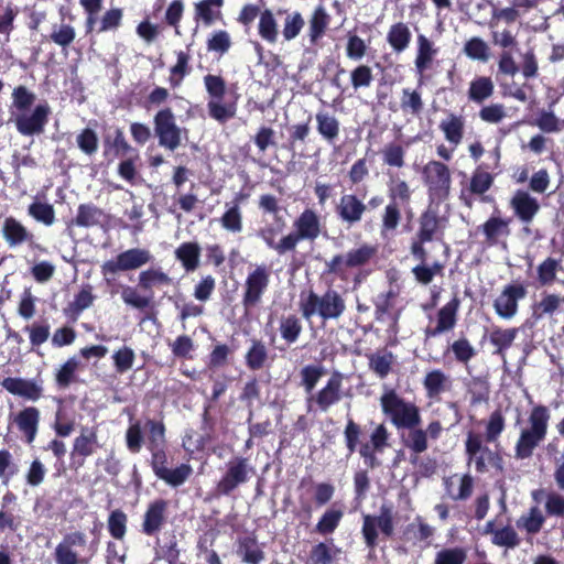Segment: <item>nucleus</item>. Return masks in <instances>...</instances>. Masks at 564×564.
<instances>
[{
  "label": "nucleus",
  "instance_id": "obj_29",
  "mask_svg": "<svg viewBox=\"0 0 564 564\" xmlns=\"http://www.w3.org/2000/svg\"><path fill=\"white\" fill-rule=\"evenodd\" d=\"M447 494L454 500L467 499L473 491V478L469 475H454L445 479Z\"/></svg>",
  "mask_w": 564,
  "mask_h": 564
},
{
  "label": "nucleus",
  "instance_id": "obj_5",
  "mask_svg": "<svg viewBox=\"0 0 564 564\" xmlns=\"http://www.w3.org/2000/svg\"><path fill=\"white\" fill-rule=\"evenodd\" d=\"M465 447L469 464H473L477 471L485 473L489 468H502L498 454L484 444L482 437L479 434L469 432Z\"/></svg>",
  "mask_w": 564,
  "mask_h": 564
},
{
  "label": "nucleus",
  "instance_id": "obj_27",
  "mask_svg": "<svg viewBox=\"0 0 564 564\" xmlns=\"http://www.w3.org/2000/svg\"><path fill=\"white\" fill-rule=\"evenodd\" d=\"M14 422L24 434L26 442L32 443L39 429L40 411L34 406L25 408L15 415Z\"/></svg>",
  "mask_w": 564,
  "mask_h": 564
},
{
  "label": "nucleus",
  "instance_id": "obj_56",
  "mask_svg": "<svg viewBox=\"0 0 564 564\" xmlns=\"http://www.w3.org/2000/svg\"><path fill=\"white\" fill-rule=\"evenodd\" d=\"M438 227V219L434 213L426 212L421 216L420 229L417 232L421 242H429L433 239Z\"/></svg>",
  "mask_w": 564,
  "mask_h": 564
},
{
  "label": "nucleus",
  "instance_id": "obj_41",
  "mask_svg": "<svg viewBox=\"0 0 564 564\" xmlns=\"http://www.w3.org/2000/svg\"><path fill=\"white\" fill-rule=\"evenodd\" d=\"M494 89L495 85L489 77H477L469 85L468 97L471 101L481 104L492 96Z\"/></svg>",
  "mask_w": 564,
  "mask_h": 564
},
{
  "label": "nucleus",
  "instance_id": "obj_25",
  "mask_svg": "<svg viewBox=\"0 0 564 564\" xmlns=\"http://www.w3.org/2000/svg\"><path fill=\"white\" fill-rule=\"evenodd\" d=\"M225 0H199L194 4V19L206 26L213 25L220 20L221 7Z\"/></svg>",
  "mask_w": 564,
  "mask_h": 564
},
{
  "label": "nucleus",
  "instance_id": "obj_22",
  "mask_svg": "<svg viewBox=\"0 0 564 564\" xmlns=\"http://www.w3.org/2000/svg\"><path fill=\"white\" fill-rule=\"evenodd\" d=\"M240 202L241 196H238L232 202L225 204V212L219 218V224L227 232L240 234L243 229V217Z\"/></svg>",
  "mask_w": 564,
  "mask_h": 564
},
{
  "label": "nucleus",
  "instance_id": "obj_34",
  "mask_svg": "<svg viewBox=\"0 0 564 564\" xmlns=\"http://www.w3.org/2000/svg\"><path fill=\"white\" fill-rule=\"evenodd\" d=\"M423 386L426 390V395L431 399L438 397L445 392L449 386V377L441 370H432L426 373Z\"/></svg>",
  "mask_w": 564,
  "mask_h": 564
},
{
  "label": "nucleus",
  "instance_id": "obj_17",
  "mask_svg": "<svg viewBox=\"0 0 564 564\" xmlns=\"http://www.w3.org/2000/svg\"><path fill=\"white\" fill-rule=\"evenodd\" d=\"M367 209V205L354 194H344L336 206L339 219L349 226L359 223Z\"/></svg>",
  "mask_w": 564,
  "mask_h": 564
},
{
  "label": "nucleus",
  "instance_id": "obj_28",
  "mask_svg": "<svg viewBox=\"0 0 564 564\" xmlns=\"http://www.w3.org/2000/svg\"><path fill=\"white\" fill-rule=\"evenodd\" d=\"M509 224V219L500 216L492 215L488 218L481 226L487 243L497 245L501 238H507L510 235Z\"/></svg>",
  "mask_w": 564,
  "mask_h": 564
},
{
  "label": "nucleus",
  "instance_id": "obj_9",
  "mask_svg": "<svg viewBox=\"0 0 564 564\" xmlns=\"http://www.w3.org/2000/svg\"><path fill=\"white\" fill-rule=\"evenodd\" d=\"M379 529L386 536H391L394 531L392 508L382 505L378 516H364L362 535L369 547L377 545Z\"/></svg>",
  "mask_w": 564,
  "mask_h": 564
},
{
  "label": "nucleus",
  "instance_id": "obj_12",
  "mask_svg": "<svg viewBox=\"0 0 564 564\" xmlns=\"http://www.w3.org/2000/svg\"><path fill=\"white\" fill-rule=\"evenodd\" d=\"M527 296V288L522 283L506 285L494 302L496 314L502 319L513 318L519 310V301Z\"/></svg>",
  "mask_w": 564,
  "mask_h": 564
},
{
  "label": "nucleus",
  "instance_id": "obj_57",
  "mask_svg": "<svg viewBox=\"0 0 564 564\" xmlns=\"http://www.w3.org/2000/svg\"><path fill=\"white\" fill-rule=\"evenodd\" d=\"M148 430L149 449L162 448L165 443V427L161 422L148 420L145 423Z\"/></svg>",
  "mask_w": 564,
  "mask_h": 564
},
{
  "label": "nucleus",
  "instance_id": "obj_62",
  "mask_svg": "<svg viewBox=\"0 0 564 564\" xmlns=\"http://www.w3.org/2000/svg\"><path fill=\"white\" fill-rule=\"evenodd\" d=\"M231 46V39L227 31L219 30L214 32L207 41V50L209 52L226 54Z\"/></svg>",
  "mask_w": 564,
  "mask_h": 564
},
{
  "label": "nucleus",
  "instance_id": "obj_64",
  "mask_svg": "<svg viewBox=\"0 0 564 564\" xmlns=\"http://www.w3.org/2000/svg\"><path fill=\"white\" fill-rule=\"evenodd\" d=\"M343 518V511L329 509L327 510L316 524V531L321 534H329L335 531Z\"/></svg>",
  "mask_w": 564,
  "mask_h": 564
},
{
  "label": "nucleus",
  "instance_id": "obj_15",
  "mask_svg": "<svg viewBox=\"0 0 564 564\" xmlns=\"http://www.w3.org/2000/svg\"><path fill=\"white\" fill-rule=\"evenodd\" d=\"M86 535L83 532L76 531L66 534L55 549L56 564H80L85 561L80 558L75 547H83L86 545Z\"/></svg>",
  "mask_w": 564,
  "mask_h": 564
},
{
  "label": "nucleus",
  "instance_id": "obj_43",
  "mask_svg": "<svg viewBox=\"0 0 564 564\" xmlns=\"http://www.w3.org/2000/svg\"><path fill=\"white\" fill-rule=\"evenodd\" d=\"M562 264L560 260L554 258H546L542 261L538 268V281L541 285H551L556 281L557 272L561 271Z\"/></svg>",
  "mask_w": 564,
  "mask_h": 564
},
{
  "label": "nucleus",
  "instance_id": "obj_21",
  "mask_svg": "<svg viewBox=\"0 0 564 564\" xmlns=\"http://www.w3.org/2000/svg\"><path fill=\"white\" fill-rule=\"evenodd\" d=\"M1 386L11 394L36 401L42 394V388L31 380L23 378H6Z\"/></svg>",
  "mask_w": 564,
  "mask_h": 564
},
{
  "label": "nucleus",
  "instance_id": "obj_6",
  "mask_svg": "<svg viewBox=\"0 0 564 564\" xmlns=\"http://www.w3.org/2000/svg\"><path fill=\"white\" fill-rule=\"evenodd\" d=\"M154 132L159 139V144L170 151L176 150L182 143V128L176 124L175 116L171 108H164L158 111L153 118Z\"/></svg>",
  "mask_w": 564,
  "mask_h": 564
},
{
  "label": "nucleus",
  "instance_id": "obj_59",
  "mask_svg": "<svg viewBox=\"0 0 564 564\" xmlns=\"http://www.w3.org/2000/svg\"><path fill=\"white\" fill-rule=\"evenodd\" d=\"M35 101V95L24 86H18L12 91V109L18 112L26 111Z\"/></svg>",
  "mask_w": 564,
  "mask_h": 564
},
{
  "label": "nucleus",
  "instance_id": "obj_2",
  "mask_svg": "<svg viewBox=\"0 0 564 564\" xmlns=\"http://www.w3.org/2000/svg\"><path fill=\"white\" fill-rule=\"evenodd\" d=\"M550 421V411L544 405L532 408L528 423L529 425L521 430L516 444L517 458H528L532 455L534 448L544 441Z\"/></svg>",
  "mask_w": 564,
  "mask_h": 564
},
{
  "label": "nucleus",
  "instance_id": "obj_52",
  "mask_svg": "<svg viewBox=\"0 0 564 564\" xmlns=\"http://www.w3.org/2000/svg\"><path fill=\"white\" fill-rule=\"evenodd\" d=\"M317 130L328 141L338 137V120L328 113L319 112L316 115Z\"/></svg>",
  "mask_w": 564,
  "mask_h": 564
},
{
  "label": "nucleus",
  "instance_id": "obj_31",
  "mask_svg": "<svg viewBox=\"0 0 564 564\" xmlns=\"http://www.w3.org/2000/svg\"><path fill=\"white\" fill-rule=\"evenodd\" d=\"M237 554L248 564H260L264 560V553L252 535L241 538L238 541Z\"/></svg>",
  "mask_w": 564,
  "mask_h": 564
},
{
  "label": "nucleus",
  "instance_id": "obj_26",
  "mask_svg": "<svg viewBox=\"0 0 564 564\" xmlns=\"http://www.w3.org/2000/svg\"><path fill=\"white\" fill-rule=\"evenodd\" d=\"M2 236L10 247H17L32 239V234L13 217H7L2 224Z\"/></svg>",
  "mask_w": 564,
  "mask_h": 564
},
{
  "label": "nucleus",
  "instance_id": "obj_23",
  "mask_svg": "<svg viewBox=\"0 0 564 564\" xmlns=\"http://www.w3.org/2000/svg\"><path fill=\"white\" fill-rule=\"evenodd\" d=\"M562 305H564V296L543 292L540 300L532 305L531 318L536 323L546 316L555 314Z\"/></svg>",
  "mask_w": 564,
  "mask_h": 564
},
{
  "label": "nucleus",
  "instance_id": "obj_50",
  "mask_svg": "<svg viewBox=\"0 0 564 564\" xmlns=\"http://www.w3.org/2000/svg\"><path fill=\"white\" fill-rule=\"evenodd\" d=\"M193 468L188 464H182L173 469L167 468L160 476V479L172 487L183 485L192 475Z\"/></svg>",
  "mask_w": 564,
  "mask_h": 564
},
{
  "label": "nucleus",
  "instance_id": "obj_42",
  "mask_svg": "<svg viewBox=\"0 0 564 564\" xmlns=\"http://www.w3.org/2000/svg\"><path fill=\"white\" fill-rule=\"evenodd\" d=\"M544 521L545 518L542 511L538 507H532L517 520V527L529 534H536L543 527Z\"/></svg>",
  "mask_w": 564,
  "mask_h": 564
},
{
  "label": "nucleus",
  "instance_id": "obj_49",
  "mask_svg": "<svg viewBox=\"0 0 564 564\" xmlns=\"http://www.w3.org/2000/svg\"><path fill=\"white\" fill-rule=\"evenodd\" d=\"M268 359V350L263 343L253 340L246 354V364L251 370L261 369Z\"/></svg>",
  "mask_w": 564,
  "mask_h": 564
},
{
  "label": "nucleus",
  "instance_id": "obj_38",
  "mask_svg": "<svg viewBox=\"0 0 564 564\" xmlns=\"http://www.w3.org/2000/svg\"><path fill=\"white\" fill-rule=\"evenodd\" d=\"M97 446V433L94 429L83 427L80 434L74 440L73 453L89 456Z\"/></svg>",
  "mask_w": 564,
  "mask_h": 564
},
{
  "label": "nucleus",
  "instance_id": "obj_14",
  "mask_svg": "<svg viewBox=\"0 0 564 564\" xmlns=\"http://www.w3.org/2000/svg\"><path fill=\"white\" fill-rule=\"evenodd\" d=\"M252 467L249 466L246 458L236 457L227 464V471L219 480L217 489L223 495L230 494L239 485L249 479Z\"/></svg>",
  "mask_w": 564,
  "mask_h": 564
},
{
  "label": "nucleus",
  "instance_id": "obj_61",
  "mask_svg": "<svg viewBox=\"0 0 564 564\" xmlns=\"http://www.w3.org/2000/svg\"><path fill=\"white\" fill-rule=\"evenodd\" d=\"M75 36L76 31L74 26L66 23L53 25L52 33L50 35L51 40L62 47L68 46L75 40Z\"/></svg>",
  "mask_w": 564,
  "mask_h": 564
},
{
  "label": "nucleus",
  "instance_id": "obj_11",
  "mask_svg": "<svg viewBox=\"0 0 564 564\" xmlns=\"http://www.w3.org/2000/svg\"><path fill=\"white\" fill-rule=\"evenodd\" d=\"M151 253L147 249L132 248L119 253L116 259L108 260L101 265L105 276L119 271H130L141 268L151 261Z\"/></svg>",
  "mask_w": 564,
  "mask_h": 564
},
{
  "label": "nucleus",
  "instance_id": "obj_8",
  "mask_svg": "<svg viewBox=\"0 0 564 564\" xmlns=\"http://www.w3.org/2000/svg\"><path fill=\"white\" fill-rule=\"evenodd\" d=\"M51 108L46 102L39 104L32 111H11L17 130L22 135L41 134L48 121Z\"/></svg>",
  "mask_w": 564,
  "mask_h": 564
},
{
  "label": "nucleus",
  "instance_id": "obj_47",
  "mask_svg": "<svg viewBox=\"0 0 564 564\" xmlns=\"http://www.w3.org/2000/svg\"><path fill=\"white\" fill-rule=\"evenodd\" d=\"M463 52L467 57L474 61L487 62L489 59V46L478 36L469 39L465 43Z\"/></svg>",
  "mask_w": 564,
  "mask_h": 564
},
{
  "label": "nucleus",
  "instance_id": "obj_40",
  "mask_svg": "<svg viewBox=\"0 0 564 564\" xmlns=\"http://www.w3.org/2000/svg\"><path fill=\"white\" fill-rule=\"evenodd\" d=\"M394 356L388 350H378L369 357V368L380 378H384L391 371Z\"/></svg>",
  "mask_w": 564,
  "mask_h": 564
},
{
  "label": "nucleus",
  "instance_id": "obj_45",
  "mask_svg": "<svg viewBox=\"0 0 564 564\" xmlns=\"http://www.w3.org/2000/svg\"><path fill=\"white\" fill-rule=\"evenodd\" d=\"M518 334L517 328L502 329L496 327L491 330L489 339L490 343L496 347V352L502 355L508 349Z\"/></svg>",
  "mask_w": 564,
  "mask_h": 564
},
{
  "label": "nucleus",
  "instance_id": "obj_37",
  "mask_svg": "<svg viewBox=\"0 0 564 564\" xmlns=\"http://www.w3.org/2000/svg\"><path fill=\"white\" fill-rule=\"evenodd\" d=\"M409 433L404 438V445L406 448L411 451V463H416L417 455L425 452L429 447L427 445V436L424 430L412 427L409 429Z\"/></svg>",
  "mask_w": 564,
  "mask_h": 564
},
{
  "label": "nucleus",
  "instance_id": "obj_4",
  "mask_svg": "<svg viewBox=\"0 0 564 564\" xmlns=\"http://www.w3.org/2000/svg\"><path fill=\"white\" fill-rule=\"evenodd\" d=\"M422 174L431 202L441 203L446 200L452 185V174L448 166L440 161H430L424 165Z\"/></svg>",
  "mask_w": 564,
  "mask_h": 564
},
{
  "label": "nucleus",
  "instance_id": "obj_32",
  "mask_svg": "<svg viewBox=\"0 0 564 564\" xmlns=\"http://www.w3.org/2000/svg\"><path fill=\"white\" fill-rule=\"evenodd\" d=\"M411 37V30L403 22L392 24L387 33V41L397 53H401L409 47Z\"/></svg>",
  "mask_w": 564,
  "mask_h": 564
},
{
  "label": "nucleus",
  "instance_id": "obj_1",
  "mask_svg": "<svg viewBox=\"0 0 564 564\" xmlns=\"http://www.w3.org/2000/svg\"><path fill=\"white\" fill-rule=\"evenodd\" d=\"M300 311L302 316L310 321L317 315L324 321L338 319L346 310L344 297L335 290H327L323 295L313 291L301 294Z\"/></svg>",
  "mask_w": 564,
  "mask_h": 564
},
{
  "label": "nucleus",
  "instance_id": "obj_55",
  "mask_svg": "<svg viewBox=\"0 0 564 564\" xmlns=\"http://www.w3.org/2000/svg\"><path fill=\"white\" fill-rule=\"evenodd\" d=\"M467 552L463 547H445L435 554L434 564H464Z\"/></svg>",
  "mask_w": 564,
  "mask_h": 564
},
{
  "label": "nucleus",
  "instance_id": "obj_20",
  "mask_svg": "<svg viewBox=\"0 0 564 564\" xmlns=\"http://www.w3.org/2000/svg\"><path fill=\"white\" fill-rule=\"evenodd\" d=\"M459 307V300L452 299L437 313V325L434 328H427L425 334L427 337H435L442 333L448 332L456 325V315Z\"/></svg>",
  "mask_w": 564,
  "mask_h": 564
},
{
  "label": "nucleus",
  "instance_id": "obj_30",
  "mask_svg": "<svg viewBox=\"0 0 564 564\" xmlns=\"http://www.w3.org/2000/svg\"><path fill=\"white\" fill-rule=\"evenodd\" d=\"M176 259L187 272H193L199 267L200 247L197 242H184L175 250Z\"/></svg>",
  "mask_w": 564,
  "mask_h": 564
},
{
  "label": "nucleus",
  "instance_id": "obj_35",
  "mask_svg": "<svg viewBox=\"0 0 564 564\" xmlns=\"http://www.w3.org/2000/svg\"><path fill=\"white\" fill-rule=\"evenodd\" d=\"M104 212L91 204H82L78 206L77 215L70 225L78 227H95L101 223Z\"/></svg>",
  "mask_w": 564,
  "mask_h": 564
},
{
  "label": "nucleus",
  "instance_id": "obj_19",
  "mask_svg": "<svg viewBox=\"0 0 564 564\" xmlns=\"http://www.w3.org/2000/svg\"><path fill=\"white\" fill-rule=\"evenodd\" d=\"M293 227L303 240H315L321 235V220L316 212L305 209L294 220Z\"/></svg>",
  "mask_w": 564,
  "mask_h": 564
},
{
  "label": "nucleus",
  "instance_id": "obj_36",
  "mask_svg": "<svg viewBox=\"0 0 564 564\" xmlns=\"http://www.w3.org/2000/svg\"><path fill=\"white\" fill-rule=\"evenodd\" d=\"M329 21L330 17L323 6L315 8L308 21V36L312 43L323 36Z\"/></svg>",
  "mask_w": 564,
  "mask_h": 564
},
{
  "label": "nucleus",
  "instance_id": "obj_53",
  "mask_svg": "<svg viewBox=\"0 0 564 564\" xmlns=\"http://www.w3.org/2000/svg\"><path fill=\"white\" fill-rule=\"evenodd\" d=\"M302 332V324L300 318L295 315L282 317L280 321V333L282 338L289 344L297 340Z\"/></svg>",
  "mask_w": 564,
  "mask_h": 564
},
{
  "label": "nucleus",
  "instance_id": "obj_58",
  "mask_svg": "<svg viewBox=\"0 0 564 564\" xmlns=\"http://www.w3.org/2000/svg\"><path fill=\"white\" fill-rule=\"evenodd\" d=\"M76 142L82 152L93 155L98 150L99 139L93 129L85 128L78 133Z\"/></svg>",
  "mask_w": 564,
  "mask_h": 564
},
{
  "label": "nucleus",
  "instance_id": "obj_46",
  "mask_svg": "<svg viewBox=\"0 0 564 564\" xmlns=\"http://www.w3.org/2000/svg\"><path fill=\"white\" fill-rule=\"evenodd\" d=\"M494 176L478 166L470 177L468 191L474 195H482L492 186Z\"/></svg>",
  "mask_w": 564,
  "mask_h": 564
},
{
  "label": "nucleus",
  "instance_id": "obj_54",
  "mask_svg": "<svg viewBox=\"0 0 564 564\" xmlns=\"http://www.w3.org/2000/svg\"><path fill=\"white\" fill-rule=\"evenodd\" d=\"M383 163L388 166L401 169L404 166V148L395 142L384 145L381 151Z\"/></svg>",
  "mask_w": 564,
  "mask_h": 564
},
{
  "label": "nucleus",
  "instance_id": "obj_18",
  "mask_svg": "<svg viewBox=\"0 0 564 564\" xmlns=\"http://www.w3.org/2000/svg\"><path fill=\"white\" fill-rule=\"evenodd\" d=\"M510 206L514 215L525 224L531 223L540 210L538 199L523 189L516 191L510 199Z\"/></svg>",
  "mask_w": 564,
  "mask_h": 564
},
{
  "label": "nucleus",
  "instance_id": "obj_48",
  "mask_svg": "<svg viewBox=\"0 0 564 564\" xmlns=\"http://www.w3.org/2000/svg\"><path fill=\"white\" fill-rule=\"evenodd\" d=\"M444 265L438 261H435L431 265L425 262L415 265L412 269V274L419 283L426 285L431 283L436 275H442Z\"/></svg>",
  "mask_w": 564,
  "mask_h": 564
},
{
  "label": "nucleus",
  "instance_id": "obj_7",
  "mask_svg": "<svg viewBox=\"0 0 564 564\" xmlns=\"http://www.w3.org/2000/svg\"><path fill=\"white\" fill-rule=\"evenodd\" d=\"M345 376L339 371H334L325 386L315 394L308 398V409L312 410L313 404L322 412H327L333 405L337 404L346 393L343 389Z\"/></svg>",
  "mask_w": 564,
  "mask_h": 564
},
{
  "label": "nucleus",
  "instance_id": "obj_33",
  "mask_svg": "<svg viewBox=\"0 0 564 564\" xmlns=\"http://www.w3.org/2000/svg\"><path fill=\"white\" fill-rule=\"evenodd\" d=\"M464 127L463 118L453 113L447 116V118L440 123V129L444 133L446 141L449 142L454 149L463 140Z\"/></svg>",
  "mask_w": 564,
  "mask_h": 564
},
{
  "label": "nucleus",
  "instance_id": "obj_24",
  "mask_svg": "<svg viewBox=\"0 0 564 564\" xmlns=\"http://www.w3.org/2000/svg\"><path fill=\"white\" fill-rule=\"evenodd\" d=\"M167 502L159 499L150 503L148 507L144 520L142 523V530L145 534L152 535L158 532L165 521V512Z\"/></svg>",
  "mask_w": 564,
  "mask_h": 564
},
{
  "label": "nucleus",
  "instance_id": "obj_10",
  "mask_svg": "<svg viewBox=\"0 0 564 564\" xmlns=\"http://www.w3.org/2000/svg\"><path fill=\"white\" fill-rule=\"evenodd\" d=\"M270 269L265 264H257L248 272L245 281L242 303L245 307H253L265 293L270 283Z\"/></svg>",
  "mask_w": 564,
  "mask_h": 564
},
{
  "label": "nucleus",
  "instance_id": "obj_39",
  "mask_svg": "<svg viewBox=\"0 0 564 564\" xmlns=\"http://www.w3.org/2000/svg\"><path fill=\"white\" fill-rule=\"evenodd\" d=\"M259 35L268 43L274 44L279 36V24L271 10H264L259 18Z\"/></svg>",
  "mask_w": 564,
  "mask_h": 564
},
{
  "label": "nucleus",
  "instance_id": "obj_3",
  "mask_svg": "<svg viewBox=\"0 0 564 564\" xmlns=\"http://www.w3.org/2000/svg\"><path fill=\"white\" fill-rule=\"evenodd\" d=\"M380 403L383 413L398 429H412L421 423L419 408L412 402L404 401L394 390L384 392L380 398Z\"/></svg>",
  "mask_w": 564,
  "mask_h": 564
},
{
  "label": "nucleus",
  "instance_id": "obj_60",
  "mask_svg": "<svg viewBox=\"0 0 564 564\" xmlns=\"http://www.w3.org/2000/svg\"><path fill=\"white\" fill-rule=\"evenodd\" d=\"M123 10L121 8H110L101 17L98 32L116 31L121 26Z\"/></svg>",
  "mask_w": 564,
  "mask_h": 564
},
{
  "label": "nucleus",
  "instance_id": "obj_51",
  "mask_svg": "<svg viewBox=\"0 0 564 564\" xmlns=\"http://www.w3.org/2000/svg\"><path fill=\"white\" fill-rule=\"evenodd\" d=\"M170 276L159 269H149L139 274V285L144 290H152L159 285L170 284Z\"/></svg>",
  "mask_w": 564,
  "mask_h": 564
},
{
  "label": "nucleus",
  "instance_id": "obj_16",
  "mask_svg": "<svg viewBox=\"0 0 564 564\" xmlns=\"http://www.w3.org/2000/svg\"><path fill=\"white\" fill-rule=\"evenodd\" d=\"M440 48L435 42L429 39L425 34L416 35V51L414 58V66L416 74L422 78L429 69L434 65V61L438 55Z\"/></svg>",
  "mask_w": 564,
  "mask_h": 564
},
{
  "label": "nucleus",
  "instance_id": "obj_63",
  "mask_svg": "<svg viewBox=\"0 0 564 564\" xmlns=\"http://www.w3.org/2000/svg\"><path fill=\"white\" fill-rule=\"evenodd\" d=\"M401 108L403 111L419 115L423 109V100L421 94L416 90L405 88L402 90Z\"/></svg>",
  "mask_w": 564,
  "mask_h": 564
},
{
  "label": "nucleus",
  "instance_id": "obj_44",
  "mask_svg": "<svg viewBox=\"0 0 564 564\" xmlns=\"http://www.w3.org/2000/svg\"><path fill=\"white\" fill-rule=\"evenodd\" d=\"M28 214L34 220L45 226H52L55 223V210L53 205L48 203L34 200L32 204L29 205Z\"/></svg>",
  "mask_w": 564,
  "mask_h": 564
},
{
  "label": "nucleus",
  "instance_id": "obj_13",
  "mask_svg": "<svg viewBox=\"0 0 564 564\" xmlns=\"http://www.w3.org/2000/svg\"><path fill=\"white\" fill-rule=\"evenodd\" d=\"M376 251L377 249L370 245H361L356 249L349 250L346 254L335 256L327 262L328 271L341 273L348 268L361 267L370 261Z\"/></svg>",
  "mask_w": 564,
  "mask_h": 564
}]
</instances>
